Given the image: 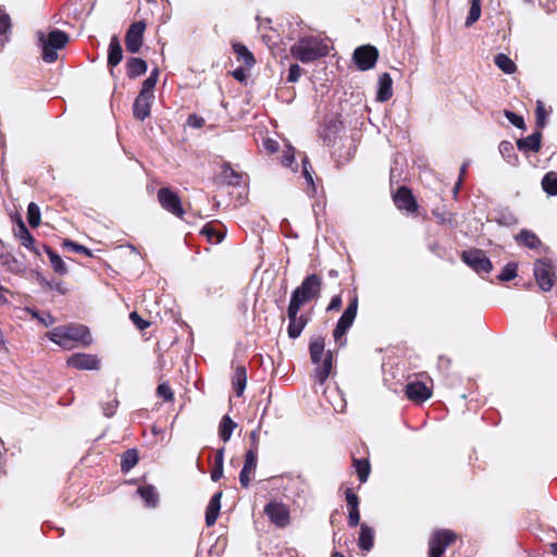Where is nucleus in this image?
Listing matches in <instances>:
<instances>
[{"label":"nucleus","mask_w":557,"mask_h":557,"mask_svg":"<svg viewBox=\"0 0 557 557\" xmlns=\"http://www.w3.org/2000/svg\"><path fill=\"white\" fill-rule=\"evenodd\" d=\"M499 153L503 158L511 165H516L518 162V157L515 153L513 145L508 140H503L499 144Z\"/></svg>","instance_id":"nucleus-35"},{"label":"nucleus","mask_w":557,"mask_h":557,"mask_svg":"<svg viewBox=\"0 0 557 557\" xmlns=\"http://www.w3.org/2000/svg\"><path fill=\"white\" fill-rule=\"evenodd\" d=\"M329 48L327 39L317 35H302L292 45L289 52L294 59L308 64L325 57Z\"/></svg>","instance_id":"nucleus-1"},{"label":"nucleus","mask_w":557,"mask_h":557,"mask_svg":"<svg viewBox=\"0 0 557 557\" xmlns=\"http://www.w3.org/2000/svg\"><path fill=\"white\" fill-rule=\"evenodd\" d=\"M233 50L237 55V60L243 62L248 69H251L255 65V57L245 45L240 42H234Z\"/></svg>","instance_id":"nucleus-27"},{"label":"nucleus","mask_w":557,"mask_h":557,"mask_svg":"<svg viewBox=\"0 0 557 557\" xmlns=\"http://www.w3.org/2000/svg\"><path fill=\"white\" fill-rule=\"evenodd\" d=\"M69 367L77 370H98L100 368V360L97 356L90 354H73L66 360Z\"/></svg>","instance_id":"nucleus-15"},{"label":"nucleus","mask_w":557,"mask_h":557,"mask_svg":"<svg viewBox=\"0 0 557 557\" xmlns=\"http://www.w3.org/2000/svg\"><path fill=\"white\" fill-rule=\"evenodd\" d=\"M233 77L238 82H243L246 78L245 70L242 67L236 69L233 72Z\"/></svg>","instance_id":"nucleus-64"},{"label":"nucleus","mask_w":557,"mask_h":557,"mask_svg":"<svg viewBox=\"0 0 557 557\" xmlns=\"http://www.w3.org/2000/svg\"><path fill=\"white\" fill-rule=\"evenodd\" d=\"M462 261L473 269L476 273L488 274L492 269V262L481 249H471L461 253Z\"/></svg>","instance_id":"nucleus-7"},{"label":"nucleus","mask_w":557,"mask_h":557,"mask_svg":"<svg viewBox=\"0 0 557 557\" xmlns=\"http://www.w3.org/2000/svg\"><path fill=\"white\" fill-rule=\"evenodd\" d=\"M236 423L228 417L224 416L220 422L219 435L223 442L230 441Z\"/></svg>","instance_id":"nucleus-33"},{"label":"nucleus","mask_w":557,"mask_h":557,"mask_svg":"<svg viewBox=\"0 0 557 557\" xmlns=\"http://www.w3.org/2000/svg\"><path fill=\"white\" fill-rule=\"evenodd\" d=\"M129 318L132 322L137 326V329L141 331L149 326V322L144 320L136 311H133L129 314Z\"/></svg>","instance_id":"nucleus-56"},{"label":"nucleus","mask_w":557,"mask_h":557,"mask_svg":"<svg viewBox=\"0 0 557 557\" xmlns=\"http://www.w3.org/2000/svg\"><path fill=\"white\" fill-rule=\"evenodd\" d=\"M377 57L376 48L370 45L361 46L354 52V61L360 71L372 69L377 61Z\"/></svg>","instance_id":"nucleus-11"},{"label":"nucleus","mask_w":557,"mask_h":557,"mask_svg":"<svg viewBox=\"0 0 557 557\" xmlns=\"http://www.w3.org/2000/svg\"><path fill=\"white\" fill-rule=\"evenodd\" d=\"M127 75L131 78L140 76L147 72V63L139 58H131L126 63Z\"/></svg>","instance_id":"nucleus-29"},{"label":"nucleus","mask_w":557,"mask_h":557,"mask_svg":"<svg viewBox=\"0 0 557 557\" xmlns=\"http://www.w3.org/2000/svg\"><path fill=\"white\" fill-rule=\"evenodd\" d=\"M46 284L50 289H54V290L59 292L60 294H64L66 292V289L64 288V286L61 282H47Z\"/></svg>","instance_id":"nucleus-63"},{"label":"nucleus","mask_w":557,"mask_h":557,"mask_svg":"<svg viewBox=\"0 0 557 557\" xmlns=\"http://www.w3.org/2000/svg\"><path fill=\"white\" fill-rule=\"evenodd\" d=\"M302 176L305 177L307 184L311 187L312 189V193H315V186H314V181H313V171H312V166L310 164V161L308 160L307 157H304L302 159Z\"/></svg>","instance_id":"nucleus-43"},{"label":"nucleus","mask_w":557,"mask_h":557,"mask_svg":"<svg viewBox=\"0 0 557 557\" xmlns=\"http://www.w3.org/2000/svg\"><path fill=\"white\" fill-rule=\"evenodd\" d=\"M535 114H536L537 126L540 128L544 127L546 114H545V109L543 107V103L541 101L537 102Z\"/></svg>","instance_id":"nucleus-58"},{"label":"nucleus","mask_w":557,"mask_h":557,"mask_svg":"<svg viewBox=\"0 0 557 557\" xmlns=\"http://www.w3.org/2000/svg\"><path fill=\"white\" fill-rule=\"evenodd\" d=\"M358 310V296L354 295L349 299V304L343 314L341 315L339 320L337 321V324L349 330L351 325L354 324V321L357 315Z\"/></svg>","instance_id":"nucleus-20"},{"label":"nucleus","mask_w":557,"mask_h":557,"mask_svg":"<svg viewBox=\"0 0 557 557\" xmlns=\"http://www.w3.org/2000/svg\"><path fill=\"white\" fill-rule=\"evenodd\" d=\"M455 539L456 535L450 530H438L434 532L429 543V556L441 557Z\"/></svg>","instance_id":"nucleus-9"},{"label":"nucleus","mask_w":557,"mask_h":557,"mask_svg":"<svg viewBox=\"0 0 557 557\" xmlns=\"http://www.w3.org/2000/svg\"><path fill=\"white\" fill-rule=\"evenodd\" d=\"M265 515L277 527L284 528L289 522V511L287 507L278 502H270L264 508Z\"/></svg>","instance_id":"nucleus-14"},{"label":"nucleus","mask_w":557,"mask_h":557,"mask_svg":"<svg viewBox=\"0 0 557 557\" xmlns=\"http://www.w3.org/2000/svg\"><path fill=\"white\" fill-rule=\"evenodd\" d=\"M42 249L47 253L54 272H57L60 275L66 274L67 268L64 261L61 259V257L53 249L46 245H42Z\"/></svg>","instance_id":"nucleus-28"},{"label":"nucleus","mask_w":557,"mask_h":557,"mask_svg":"<svg viewBox=\"0 0 557 557\" xmlns=\"http://www.w3.org/2000/svg\"><path fill=\"white\" fill-rule=\"evenodd\" d=\"M497 222L500 225L511 226L518 223L517 218L510 211H502L497 216Z\"/></svg>","instance_id":"nucleus-46"},{"label":"nucleus","mask_w":557,"mask_h":557,"mask_svg":"<svg viewBox=\"0 0 557 557\" xmlns=\"http://www.w3.org/2000/svg\"><path fill=\"white\" fill-rule=\"evenodd\" d=\"M201 234L205 235L210 243L219 244L224 238V233L216 231L210 224H207L202 227Z\"/></svg>","instance_id":"nucleus-39"},{"label":"nucleus","mask_w":557,"mask_h":557,"mask_svg":"<svg viewBox=\"0 0 557 557\" xmlns=\"http://www.w3.org/2000/svg\"><path fill=\"white\" fill-rule=\"evenodd\" d=\"M221 497H222V492H218L215 493L208 506H207V509H206V524L208 527H212L218 517H219V512H220V509H221Z\"/></svg>","instance_id":"nucleus-22"},{"label":"nucleus","mask_w":557,"mask_h":557,"mask_svg":"<svg viewBox=\"0 0 557 557\" xmlns=\"http://www.w3.org/2000/svg\"><path fill=\"white\" fill-rule=\"evenodd\" d=\"M347 329L336 324L334 331H333V337H334V341L335 343L338 345V346H345L346 344V337H345V334L347 333Z\"/></svg>","instance_id":"nucleus-48"},{"label":"nucleus","mask_w":557,"mask_h":557,"mask_svg":"<svg viewBox=\"0 0 557 557\" xmlns=\"http://www.w3.org/2000/svg\"><path fill=\"white\" fill-rule=\"evenodd\" d=\"M359 522H360L359 508L348 509V524H349V527L355 528V527H357L359 524Z\"/></svg>","instance_id":"nucleus-59"},{"label":"nucleus","mask_w":557,"mask_h":557,"mask_svg":"<svg viewBox=\"0 0 557 557\" xmlns=\"http://www.w3.org/2000/svg\"><path fill=\"white\" fill-rule=\"evenodd\" d=\"M534 277L543 292H549L556 280V265L548 259H537L534 263Z\"/></svg>","instance_id":"nucleus-6"},{"label":"nucleus","mask_w":557,"mask_h":557,"mask_svg":"<svg viewBox=\"0 0 557 557\" xmlns=\"http://www.w3.org/2000/svg\"><path fill=\"white\" fill-rule=\"evenodd\" d=\"M123 58V50L116 36H113L109 44L108 49V65L111 67L116 66Z\"/></svg>","instance_id":"nucleus-24"},{"label":"nucleus","mask_w":557,"mask_h":557,"mask_svg":"<svg viewBox=\"0 0 557 557\" xmlns=\"http://www.w3.org/2000/svg\"><path fill=\"white\" fill-rule=\"evenodd\" d=\"M542 188L549 196H557V173L548 172L542 178Z\"/></svg>","instance_id":"nucleus-32"},{"label":"nucleus","mask_w":557,"mask_h":557,"mask_svg":"<svg viewBox=\"0 0 557 557\" xmlns=\"http://www.w3.org/2000/svg\"><path fill=\"white\" fill-rule=\"evenodd\" d=\"M64 245L74 252L84 253L86 256H91L90 250L83 245H79V244L71 242V240L65 242Z\"/></svg>","instance_id":"nucleus-55"},{"label":"nucleus","mask_w":557,"mask_h":557,"mask_svg":"<svg viewBox=\"0 0 557 557\" xmlns=\"http://www.w3.org/2000/svg\"><path fill=\"white\" fill-rule=\"evenodd\" d=\"M310 359L315 366L314 379L320 384H323L331 374L333 367V352L325 349L324 338L321 336L314 337L309 344Z\"/></svg>","instance_id":"nucleus-3"},{"label":"nucleus","mask_w":557,"mask_h":557,"mask_svg":"<svg viewBox=\"0 0 557 557\" xmlns=\"http://www.w3.org/2000/svg\"><path fill=\"white\" fill-rule=\"evenodd\" d=\"M394 202L398 209L406 210L408 213H412L417 210V202L411 191L405 186L397 189L394 195Z\"/></svg>","instance_id":"nucleus-16"},{"label":"nucleus","mask_w":557,"mask_h":557,"mask_svg":"<svg viewBox=\"0 0 557 557\" xmlns=\"http://www.w3.org/2000/svg\"><path fill=\"white\" fill-rule=\"evenodd\" d=\"M322 278L317 274L307 275L301 284L292 293L289 304L301 307L320 296Z\"/></svg>","instance_id":"nucleus-5"},{"label":"nucleus","mask_w":557,"mask_h":557,"mask_svg":"<svg viewBox=\"0 0 557 557\" xmlns=\"http://www.w3.org/2000/svg\"><path fill=\"white\" fill-rule=\"evenodd\" d=\"M342 297L341 295H335L332 297L326 310L327 311H334V310H338L341 307H342Z\"/></svg>","instance_id":"nucleus-61"},{"label":"nucleus","mask_w":557,"mask_h":557,"mask_svg":"<svg viewBox=\"0 0 557 557\" xmlns=\"http://www.w3.org/2000/svg\"><path fill=\"white\" fill-rule=\"evenodd\" d=\"M47 337L64 349H72L77 344L88 346L92 337L87 326L82 324H66L52 329Z\"/></svg>","instance_id":"nucleus-2"},{"label":"nucleus","mask_w":557,"mask_h":557,"mask_svg":"<svg viewBox=\"0 0 557 557\" xmlns=\"http://www.w3.org/2000/svg\"><path fill=\"white\" fill-rule=\"evenodd\" d=\"M156 84L153 82V78H146L144 82H143V85H141V89L139 91V95H144V96H148V97H151L153 98V89L156 87Z\"/></svg>","instance_id":"nucleus-51"},{"label":"nucleus","mask_w":557,"mask_h":557,"mask_svg":"<svg viewBox=\"0 0 557 557\" xmlns=\"http://www.w3.org/2000/svg\"><path fill=\"white\" fill-rule=\"evenodd\" d=\"M136 493L145 500L147 507H157L159 494L153 485H141L137 488Z\"/></svg>","instance_id":"nucleus-25"},{"label":"nucleus","mask_w":557,"mask_h":557,"mask_svg":"<svg viewBox=\"0 0 557 557\" xmlns=\"http://www.w3.org/2000/svg\"><path fill=\"white\" fill-rule=\"evenodd\" d=\"M37 46L41 50V58L46 63H53L58 60V50L64 48L69 42V35L60 29H52L49 33L36 32Z\"/></svg>","instance_id":"nucleus-4"},{"label":"nucleus","mask_w":557,"mask_h":557,"mask_svg":"<svg viewBox=\"0 0 557 557\" xmlns=\"http://www.w3.org/2000/svg\"><path fill=\"white\" fill-rule=\"evenodd\" d=\"M517 268L518 265L513 262L507 263L498 275V280L504 282L513 280L517 276Z\"/></svg>","instance_id":"nucleus-44"},{"label":"nucleus","mask_w":557,"mask_h":557,"mask_svg":"<svg viewBox=\"0 0 557 557\" xmlns=\"http://www.w3.org/2000/svg\"><path fill=\"white\" fill-rule=\"evenodd\" d=\"M505 116L517 128H524L525 127L524 120H523V117L521 115H518V114H516V113H513L511 111L506 110L505 111Z\"/></svg>","instance_id":"nucleus-50"},{"label":"nucleus","mask_w":557,"mask_h":557,"mask_svg":"<svg viewBox=\"0 0 557 557\" xmlns=\"http://www.w3.org/2000/svg\"><path fill=\"white\" fill-rule=\"evenodd\" d=\"M481 16V0H471L469 14L466 18V26L473 25Z\"/></svg>","instance_id":"nucleus-38"},{"label":"nucleus","mask_w":557,"mask_h":557,"mask_svg":"<svg viewBox=\"0 0 557 557\" xmlns=\"http://www.w3.org/2000/svg\"><path fill=\"white\" fill-rule=\"evenodd\" d=\"M301 307L295 305H288L287 308V318H288V327L287 334L290 338L295 339L300 336L302 330L308 323V320L305 315H299Z\"/></svg>","instance_id":"nucleus-12"},{"label":"nucleus","mask_w":557,"mask_h":557,"mask_svg":"<svg viewBox=\"0 0 557 557\" xmlns=\"http://www.w3.org/2000/svg\"><path fill=\"white\" fill-rule=\"evenodd\" d=\"M393 96V79L388 73L379 77L376 99L381 102L389 100Z\"/></svg>","instance_id":"nucleus-21"},{"label":"nucleus","mask_w":557,"mask_h":557,"mask_svg":"<svg viewBox=\"0 0 557 557\" xmlns=\"http://www.w3.org/2000/svg\"><path fill=\"white\" fill-rule=\"evenodd\" d=\"M119 406L117 399H112L111 401L102 405L103 414L108 418L112 417Z\"/></svg>","instance_id":"nucleus-57"},{"label":"nucleus","mask_w":557,"mask_h":557,"mask_svg":"<svg viewBox=\"0 0 557 557\" xmlns=\"http://www.w3.org/2000/svg\"><path fill=\"white\" fill-rule=\"evenodd\" d=\"M157 394L159 397L163 398L165 401H171L174 398L173 391L168 383H161L157 387Z\"/></svg>","instance_id":"nucleus-47"},{"label":"nucleus","mask_w":557,"mask_h":557,"mask_svg":"<svg viewBox=\"0 0 557 557\" xmlns=\"http://www.w3.org/2000/svg\"><path fill=\"white\" fill-rule=\"evenodd\" d=\"M541 132H534L532 135L517 140V148L525 154L529 152H537L541 149Z\"/></svg>","instance_id":"nucleus-19"},{"label":"nucleus","mask_w":557,"mask_h":557,"mask_svg":"<svg viewBox=\"0 0 557 557\" xmlns=\"http://www.w3.org/2000/svg\"><path fill=\"white\" fill-rule=\"evenodd\" d=\"M300 75H301V67L297 63H294L289 66L287 81L289 83H296V82H298Z\"/></svg>","instance_id":"nucleus-54"},{"label":"nucleus","mask_w":557,"mask_h":557,"mask_svg":"<svg viewBox=\"0 0 557 557\" xmlns=\"http://www.w3.org/2000/svg\"><path fill=\"white\" fill-rule=\"evenodd\" d=\"M146 29V23L144 21H137L131 24L125 35L126 50L131 53H137L144 42V33Z\"/></svg>","instance_id":"nucleus-10"},{"label":"nucleus","mask_w":557,"mask_h":557,"mask_svg":"<svg viewBox=\"0 0 557 557\" xmlns=\"http://www.w3.org/2000/svg\"><path fill=\"white\" fill-rule=\"evenodd\" d=\"M329 131H330V134L326 133V129H324L321 134V136L323 137L324 141L327 144V145H331L332 141H333V137L332 135H335L338 131H339V126L337 125L336 122H333L331 121L330 122V125H329Z\"/></svg>","instance_id":"nucleus-52"},{"label":"nucleus","mask_w":557,"mask_h":557,"mask_svg":"<svg viewBox=\"0 0 557 557\" xmlns=\"http://www.w3.org/2000/svg\"><path fill=\"white\" fill-rule=\"evenodd\" d=\"M516 240L530 249H534L541 245L540 238L531 231L522 230Z\"/></svg>","instance_id":"nucleus-30"},{"label":"nucleus","mask_w":557,"mask_h":557,"mask_svg":"<svg viewBox=\"0 0 557 557\" xmlns=\"http://www.w3.org/2000/svg\"><path fill=\"white\" fill-rule=\"evenodd\" d=\"M11 30V18L10 15L0 10V36L10 33Z\"/></svg>","instance_id":"nucleus-49"},{"label":"nucleus","mask_w":557,"mask_h":557,"mask_svg":"<svg viewBox=\"0 0 557 557\" xmlns=\"http://www.w3.org/2000/svg\"><path fill=\"white\" fill-rule=\"evenodd\" d=\"M258 461V445H255L246 451L243 469L239 473V482L243 487H248L251 476L255 473Z\"/></svg>","instance_id":"nucleus-13"},{"label":"nucleus","mask_w":557,"mask_h":557,"mask_svg":"<svg viewBox=\"0 0 557 557\" xmlns=\"http://www.w3.org/2000/svg\"><path fill=\"white\" fill-rule=\"evenodd\" d=\"M374 545V530L366 523H361L358 537V546L361 550L370 552Z\"/></svg>","instance_id":"nucleus-23"},{"label":"nucleus","mask_w":557,"mask_h":557,"mask_svg":"<svg viewBox=\"0 0 557 557\" xmlns=\"http://www.w3.org/2000/svg\"><path fill=\"white\" fill-rule=\"evenodd\" d=\"M158 200L160 206L168 212L177 218H183L184 209L181 198L169 187H162L158 190Z\"/></svg>","instance_id":"nucleus-8"},{"label":"nucleus","mask_w":557,"mask_h":557,"mask_svg":"<svg viewBox=\"0 0 557 557\" xmlns=\"http://www.w3.org/2000/svg\"><path fill=\"white\" fill-rule=\"evenodd\" d=\"M223 475V466L214 465L212 471H211V479L212 481L216 482L220 480Z\"/></svg>","instance_id":"nucleus-62"},{"label":"nucleus","mask_w":557,"mask_h":557,"mask_svg":"<svg viewBox=\"0 0 557 557\" xmlns=\"http://www.w3.org/2000/svg\"><path fill=\"white\" fill-rule=\"evenodd\" d=\"M18 236H20L21 244H22L24 247H26V248H28V249H30V250H34V251H35L36 253H38V255L40 253V251H39V250H37V249H35V248L33 247L34 242H35V240H34V237H33V235L28 232V230L25 227V225H24V224H21V226H20V235H18Z\"/></svg>","instance_id":"nucleus-40"},{"label":"nucleus","mask_w":557,"mask_h":557,"mask_svg":"<svg viewBox=\"0 0 557 557\" xmlns=\"http://www.w3.org/2000/svg\"><path fill=\"white\" fill-rule=\"evenodd\" d=\"M406 395L410 400L422 403L429 399L432 394L424 383L414 381L406 385Z\"/></svg>","instance_id":"nucleus-17"},{"label":"nucleus","mask_w":557,"mask_h":557,"mask_svg":"<svg viewBox=\"0 0 557 557\" xmlns=\"http://www.w3.org/2000/svg\"><path fill=\"white\" fill-rule=\"evenodd\" d=\"M187 124L193 128H200L203 126L205 120L196 114H191L188 116Z\"/></svg>","instance_id":"nucleus-60"},{"label":"nucleus","mask_w":557,"mask_h":557,"mask_svg":"<svg viewBox=\"0 0 557 557\" xmlns=\"http://www.w3.org/2000/svg\"><path fill=\"white\" fill-rule=\"evenodd\" d=\"M354 467L356 469L358 479L361 483L367 482L370 474V463L366 459H354Z\"/></svg>","instance_id":"nucleus-37"},{"label":"nucleus","mask_w":557,"mask_h":557,"mask_svg":"<svg viewBox=\"0 0 557 557\" xmlns=\"http://www.w3.org/2000/svg\"><path fill=\"white\" fill-rule=\"evenodd\" d=\"M138 462V454L136 449H127L121 458V470L127 473Z\"/></svg>","instance_id":"nucleus-34"},{"label":"nucleus","mask_w":557,"mask_h":557,"mask_svg":"<svg viewBox=\"0 0 557 557\" xmlns=\"http://www.w3.org/2000/svg\"><path fill=\"white\" fill-rule=\"evenodd\" d=\"M27 221L32 227H36L40 223V210L39 207L30 202L27 208Z\"/></svg>","instance_id":"nucleus-42"},{"label":"nucleus","mask_w":557,"mask_h":557,"mask_svg":"<svg viewBox=\"0 0 557 557\" xmlns=\"http://www.w3.org/2000/svg\"><path fill=\"white\" fill-rule=\"evenodd\" d=\"M294 163H295V149L288 145V146H286L285 150L283 151L282 164L286 168L292 169L293 171H296V168H293Z\"/></svg>","instance_id":"nucleus-45"},{"label":"nucleus","mask_w":557,"mask_h":557,"mask_svg":"<svg viewBox=\"0 0 557 557\" xmlns=\"http://www.w3.org/2000/svg\"><path fill=\"white\" fill-rule=\"evenodd\" d=\"M494 62L497 65V67L506 74H512L517 70V66L513 63V61L505 53L496 54Z\"/></svg>","instance_id":"nucleus-31"},{"label":"nucleus","mask_w":557,"mask_h":557,"mask_svg":"<svg viewBox=\"0 0 557 557\" xmlns=\"http://www.w3.org/2000/svg\"><path fill=\"white\" fill-rule=\"evenodd\" d=\"M32 318L38 320L44 326H50L54 324L55 319L50 313L40 314L36 309L27 307L25 309Z\"/></svg>","instance_id":"nucleus-41"},{"label":"nucleus","mask_w":557,"mask_h":557,"mask_svg":"<svg viewBox=\"0 0 557 557\" xmlns=\"http://www.w3.org/2000/svg\"><path fill=\"white\" fill-rule=\"evenodd\" d=\"M346 495V503L348 509H355L359 506V498L358 496L352 492L351 488H347L345 492Z\"/></svg>","instance_id":"nucleus-53"},{"label":"nucleus","mask_w":557,"mask_h":557,"mask_svg":"<svg viewBox=\"0 0 557 557\" xmlns=\"http://www.w3.org/2000/svg\"><path fill=\"white\" fill-rule=\"evenodd\" d=\"M232 383L236 396L240 397L244 394L247 384V371L244 366L236 367L232 377Z\"/></svg>","instance_id":"nucleus-26"},{"label":"nucleus","mask_w":557,"mask_h":557,"mask_svg":"<svg viewBox=\"0 0 557 557\" xmlns=\"http://www.w3.org/2000/svg\"><path fill=\"white\" fill-rule=\"evenodd\" d=\"M221 175L228 185L238 186L242 183V174L233 170L228 164L223 165Z\"/></svg>","instance_id":"nucleus-36"},{"label":"nucleus","mask_w":557,"mask_h":557,"mask_svg":"<svg viewBox=\"0 0 557 557\" xmlns=\"http://www.w3.org/2000/svg\"><path fill=\"white\" fill-rule=\"evenodd\" d=\"M152 99L153 98L151 97L138 94L133 104V114L135 119L144 121L150 115Z\"/></svg>","instance_id":"nucleus-18"}]
</instances>
